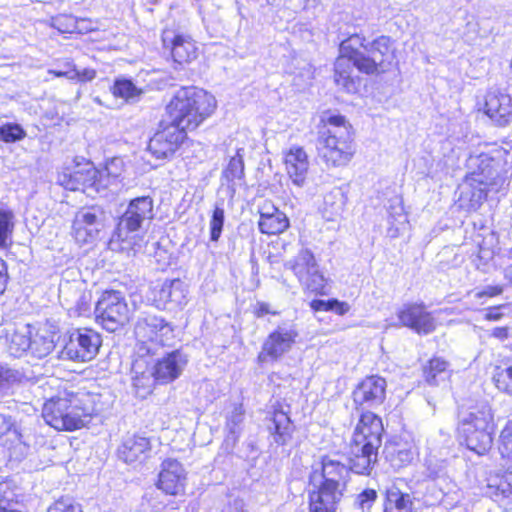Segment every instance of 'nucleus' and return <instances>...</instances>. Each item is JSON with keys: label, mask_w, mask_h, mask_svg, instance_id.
Wrapping results in <instances>:
<instances>
[{"label": "nucleus", "mask_w": 512, "mask_h": 512, "mask_svg": "<svg viewBox=\"0 0 512 512\" xmlns=\"http://www.w3.org/2000/svg\"><path fill=\"white\" fill-rule=\"evenodd\" d=\"M216 97L197 86L180 87L166 102L164 113L147 141L146 150L156 160H170L217 111Z\"/></svg>", "instance_id": "obj_1"}, {"label": "nucleus", "mask_w": 512, "mask_h": 512, "mask_svg": "<svg viewBox=\"0 0 512 512\" xmlns=\"http://www.w3.org/2000/svg\"><path fill=\"white\" fill-rule=\"evenodd\" d=\"M103 405L100 393L70 385L44 400L41 417L57 432H75L87 428L102 413Z\"/></svg>", "instance_id": "obj_2"}, {"label": "nucleus", "mask_w": 512, "mask_h": 512, "mask_svg": "<svg viewBox=\"0 0 512 512\" xmlns=\"http://www.w3.org/2000/svg\"><path fill=\"white\" fill-rule=\"evenodd\" d=\"M498 162L488 152L471 154L466 160L467 172L458 187L456 205L467 214L476 213L491 192H499L503 179L497 172Z\"/></svg>", "instance_id": "obj_3"}, {"label": "nucleus", "mask_w": 512, "mask_h": 512, "mask_svg": "<svg viewBox=\"0 0 512 512\" xmlns=\"http://www.w3.org/2000/svg\"><path fill=\"white\" fill-rule=\"evenodd\" d=\"M358 412L360 415L349 442L347 462L353 473L369 476L378 462L384 425L382 418L376 413Z\"/></svg>", "instance_id": "obj_4"}, {"label": "nucleus", "mask_w": 512, "mask_h": 512, "mask_svg": "<svg viewBox=\"0 0 512 512\" xmlns=\"http://www.w3.org/2000/svg\"><path fill=\"white\" fill-rule=\"evenodd\" d=\"M318 142V156L328 168L346 167L356 154L353 126L341 114L327 112L320 118Z\"/></svg>", "instance_id": "obj_5"}, {"label": "nucleus", "mask_w": 512, "mask_h": 512, "mask_svg": "<svg viewBox=\"0 0 512 512\" xmlns=\"http://www.w3.org/2000/svg\"><path fill=\"white\" fill-rule=\"evenodd\" d=\"M495 430L493 412L482 407L471 411L458 422L455 435L460 446L478 456H484L492 448Z\"/></svg>", "instance_id": "obj_6"}, {"label": "nucleus", "mask_w": 512, "mask_h": 512, "mask_svg": "<svg viewBox=\"0 0 512 512\" xmlns=\"http://www.w3.org/2000/svg\"><path fill=\"white\" fill-rule=\"evenodd\" d=\"M350 36H356L357 64L359 73L368 76H381L391 71L397 64L396 41L387 35L375 37L367 42L366 37L359 33H353Z\"/></svg>", "instance_id": "obj_7"}, {"label": "nucleus", "mask_w": 512, "mask_h": 512, "mask_svg": "<svg viewBox=\"0 0 512 512\" xmlns=\"http://www.w3.org/2000/svg\"><path fill=\"white\" fill-rule=\"evenodd\" d=\"M102 346V335L92 327H77L68 330L58 352V358L74 363L94 360Z\"/></svg>", "instance_id": "obj_8"}, {"label": "nucleus", "mask_w": 512, "mask_h": 512, "mask_svg": "<svg viewBox=\"0 0 512 512\" xmlns=\"http://www.w3.org/2000/svg\"><path fill=\"white\" fill-rule=\"evenodd\" d=\"M95 321L106 331L123 329L132 319V312L122 292L104 290L94 309Z\"/></svg>", "instance_id": "obj_9"}, {"label": "nucleus", "mask_w": 512, "mask_h": 512, "mask_svg": "<svg viewBox=\"0 0 512 512\" xmlns=\"http://www.w3.org/2000/svg\"><path fill=\"white\" fill-rule=\"evenodd\" d=\"M356 36H347L339 44V54L333 63V81L334 84L348 94H355L359 91L362 79L354 73V69L359 72L357 64Z\"/></svg>", "instance_id": "obj_10"}, {"label": "nucleus", "mask_w": 512, "mask_h": 512, "mask_svg": "<svg viewBox=\"0 0 512 512\" xmlns=\"http://www.w3.org/2000/svg\"><path fill=\"white\" fill-rule=\"evenodd\" d=\"M476 111L487 117L492 125L506 127L512 123V95L506 88H490L477 101Z\"/></svg>", "instance_id": "obj_11"}, {"label": "nucleus", "mask_w": 512, "mask_h": 512, "mask_svg": "<svg viewBox=\"0 0 512 512\" xmlns=\"http://www.w3.org/2000/svg\"><path fill=\"white\" fill-rule=\"evenodd\" d=\"M299 331L295 326H277L264 339L261 350L257 354V362L264 364L280 360L296 345Z\"/></svg>", "instance_id": "obj_12"}, {"label": "nucleus", "mask_w": 512, "mask_h": 512, "mask_svg": "<svg viewBox=\"0 0 512 512\" xmlns=\"http://www.w3.org/2000/svg\"><path fill=\"white\" fill-rule=\"evenodd\" d=\"M97 174L96 166L88 160H83L62 168L57 175V182L69 191L99 192Z\"/></svg>", "instance_id": "obj_13"}, {"label": "nucleus", "mask_w": 512, "mask_h": 512, "mask_svg": "<svg viewBox=\"0 0 512 512\" xmlns=\"http://www.w3.org/2000/svg\"><path fill=\"white\" fill-rule=\"evenodd\" d=\"M153 207V199L150 196H141L131 200L113 233L115 240L124 243L127 240L124 233L138 231L143 221L152 219Z\"/></svg>", "instance_id": "obj_14"}, {"label": "nucleus", "mask_w": 512, "mask_h": 512, "mask_svg": "<svg viewBox=\"0 0 512 512\" xmlns=\"http://www.w3.org/2000/svg\"><path fill=\"white\" fill-rule=\"evenodd\" d=\"M387 382L379 375L363 377L353 388L351 400L355 411H368L367 409L381 405L386 399Z\"/></svg>", "instance_id": "obj_15"}, {"label": "nucleus", "mask_w": 512, "mask_h": 512, "mask_svg": "<svg viewBox=\"0 0 512 512\" xmlns=\"http://www.w3.org/2000/svg\"><path fill=\"white\" fill-rule=\"evenodd\" d=\"M173 326L163 317L146 315L139 318L134 326L135 338L142 344L167 346L173 338Z\"/></svg>", "instance_id": "obj_16"}, {"label": "nucleus", "mask_w": 512, "mask_h": 512, "mask_svg": "<svg viewBox=\"0 0 512 512\" xmlns=\"http://www.w3.org/2000/svg\"><path fill=\"white\" fill-rule=\"evenodd\" d=\"M187 473L182 463L175 458H165L160 464L155 486L166 496L185 495Z\"/></svg>", "instance_id": "obj_17"}, {"label": "nucleus", "mask_w": 512, "mask_h": 512, "mask_svg": "<svg viewBox=\"0 0 512 512\" xmlns=\"http://www.w3.org/2000/svg\"><path fill=\"white\" fill-rule=\"evenodd\" d=\"M397 319L401 326L419 335L430 334L437 326L435 318L423 302L405 303L397 311Z\"/></svg>", "instance_id": "obj_18"}, {"label": "nucleus", "mask_w": 512, "mask_h": 512, "mask_svg": "<svg viewBox=\"0 0 512 512\" xmlns=\"http://www.w3.org/2000/svg\"><path fill=\"white\" fill-rule=\"evenodd\" d=\"M168 33V29L162 32V45L169 52L171 60L175 65L184 67L199 57V47L192 36L177 32L172 37H168Z\"/></svg>", "instance_id": "obj_19"}, {"label": "nucleus", "mask_w": 512, "mask_h": 512, "mask_svg": "<svg viewBox=\"0 0 512 512\" xmlns=\"http://www.w3.org/2000/svg\"><path fill=\"white\" fill-rule=\"evenodd\" d=\"M104 211L101 207L92 205L80 209L72 221L71 236L80 245L93 242L99 234V217Z\"/></svg>", "instance_id": "obj_20"}, {"label": "nucleus", "mask_w": 512, "mask_h": 512, "mask_svg": "<svg viewBox=\"0 0 512 512\" xmlns=\"http://www.w3.org/2000/svg\"><path fill=\"white\" fill-rule=\"evenodd\" d=\"M268 431L278 445H286L293 437L295 425L290 417V406L276 401L268 413Z\"/></svg>", "instance_id": "obj_21"}, {"label": "nucleus", "mask_w": 512, "mask_h": 512, "mask_svg": "<svg viewBox=\"0 0 512 512\" xmlns=\"http://www.w3.org/2000/svg\"><path fill=\"white\" fill-rule=\"evenodd\" d=\"M282 164L286 175L298 187L306 184L309 174L310 161L306 150L299 145H293L282 152Z\"/></svg>", "instance_id": "obj_22"}, {"label": "nucleus", "mask_w": 512, "mask_h": 512, "mask_svg": "<svg viewBox=\"0 0 512 512\" xmlns=\"http://www.w3.org/2000/svg\"><path fill=\"white\" fill-rule=\"evenodd\" d=\"M187 363L180 350H173L157 359L152 367L151 376L154 384L168 385L177 380Z\"/></svg>", "instance_id": "obj_23"}, {"label": "nucleus", "mask_w": 512, "mask_h": 512, "mask_svg": "<svg viewBox=\"0 0 512 512\" xmlns=\"http://www.w3.org/2000/svg\"><path fill=\"white\" fill-rule=\"evenodd\" d=\"M186 292V286L181 279L165 280L151 288L150 301L157 309L164 310L168 304H182L185 301Z\"/></svg>", "instance_id": "obj_24"}, {"label": "nucleus", "mask_w": 512, "mask_h": 512, "mask_svg": "<svg viewBox=\"0 0 512 512\" xmlns=\"http://www.w3.org/2000/svg\"><path fill=\"white\" fill-rule=\"evenodd\" d=\"M321 481L317 484L330 489L346 492L349 481L348 469L344 463L324 455L320 458Z\"/></svg>", "instance_id": "obj_25"}, {"label": "nucleus", "mask_w": 512, "mask_h": 512, "mask_svg": "<svg viewBox=\"0 0 512 512\" xmlns=\"http://www.w3.org/2000/svg\"><path fill=\"white\" fill-rule=\"evenodd\" d=\"M152 449L151 439L135 433L126 437L117 450V456L127 464H142Z\"/></svg>", "instance_id": "obj_26"}, {"label": "nucleus", "mask_w": 512, "mask_h": 512, "mask_svg": "<svg viewBox=\"0 0 512 512\" xmlns=\"http://www.w3.org/2000/svg\"><path fill=\"white\" fill-rule=\"evenodd\" d=\"M258 212V228L262 234L269 236L279 235L290 227L287 215L271 201L264 202Z\"/></svg>", "instance_id": "obj_27"}, {"label": "nucleus", "mask_w": 512, "mask_h": 512, "mask_svg": "<svg viewBox=\"0 0 512 512\" xmlns=\"http://www.w3.org/2000/svg\"><path fill=\"white\" fill-rule=\"evenodd\" d=\"M50 26L60 34L79 36L97 29V21L89 17H76L69 13H60L50 19Z\"/></svg>", "instance_id": "obj_28"}, {"label": "nucleus", "mask_w": 512, "mask_h": 512, "mask_svg": "<svg viewBox=\"0 0 512 512\" xmlns=\"http://www.w3.org/2000/svg\"><path fill=\"white\" fill-rule=\"evenodd\" d=\"M345 492L320 485L308 491L309 512H337Z\"/></svg>", "instance_id": "obj_29"}, {"label": "nucleus", "mask_w": 512, "mask_h": 512, "mask_svg": "<svg viewBox=\"0 0 512 512\" xmlns=\"http://www.w3.org/2000/svg\"><path fill=\"white\" fill-rule=\"evenodd\" d=\"M385 459L396 470L412 463L415 456L414 446L405 440H390L384 449Z\"/></svg>", "instance_id": "obj_30"}, {"label": "nucleus", "mask_w": 512, "mask_h": 512, "mask_svg": "<svg viewBox=\"0 0 512 512\" xmlns=\"http://www.w3.org/2000/svg\"><path fill=\"white\" fill-rule=\"evenodd\" d=\"M450 363L442 356L433 355L421 366V375L429 386H438L445 378H450Z\"/></svg>", "instance_id": "obj_31"}, {"label": "nucleus", "mask_w": 512, "mask_h": 512, "mask_svg": "<svg viewBox=\"0 0 512 512\" xmlns=\"http://www.w3.org/2000/svg\"><path fill=\"white\" fill-rule=\"evenodd\" d=\"M491 380L499 392L512 396V355L499 357L492 364Z\"/></svg>", "instance_id": "obj_32"}, {"label": "nucleus", "mask_w": 512, "mask_h": 512, "mask_svg": "<svg viewBox=\"0 0 512 512\" xmlns=\"http://www.w3.org/2000/svg\"><path fill=\"white\" fill-rule=\"evenodd\" d=\"M413 499L407 492L393 485L386 489L382 512H412Z\"/></svg>", "instance_id": "obj_33"}, {"label": "nucleus", "mask_w": 512, "mask_h": 512, "mask_svg": "<svg viewBox=\"0 0 512 512\" xmlns=\"http://www.w3.org/2000/svg\"><path fill=\"white\" fill-rule=\"evenodd\" d=\"M125 170V163L120 157H112L107 159L103 166L96 167L97 183L100 190L107 189L114 181L119 179Z\"/></svg>", "instance_id": "obj_34"}, {"label": "nucleus", "mask_w": 512, "mask_h": 512, "mask_svg": "<svg viewBox=\"0 0 512 512\" xmlns=\"http://www.w3.org/2000/svg\"><path fill=\"white\" fill-rule=\"evenodd\" d=\"M503 472L489 477L487 489L491 496L508 498L512 496V467L502 462Z\"/></svg>", "instance_id": "obj_35"}, {"label": "nucleus", "mask_w": 512, "mask_h": 512, "mask_svg": "<svg viewBox=\"0 0 512 512\" xmlns=\"http://www.w3.org/2000/svg\"><path fill=\"white\" fill-rule=\"evenodd\" d=\"M289 268L298 281L307 278L308 275L318 270L317 261L313 252L307 248L301 249L290 261Z\"/></svg>", "instance_id": "obj_36"}, {"label": "nucleus", "mask_w": 512, "mask_h": 512, "mask_svg": "<svg viewBox=\"0 0 512 512\" xmlns=\"http://www.w3.org/2000/svg\"><path fill=\"white\" fill-rule=\"evenodd\" d=\"M65 67V70H48V74L55 78H66L79 83L90 82L97 75L96 70L93 68L78 70L77 66L71 59L65 60Z\"/></svg>", "instance_id": "obj_37"}, {"label": "nucleus", "mask_w": 512, "mask_h": 512, "mask_svg": "<svg viewBox=\"0 0 512 512\" xmlns=\"http://www.w3.org/2000/svg\"><path fill=\"white\" fill-rule=\"evenodd\" d=\"M497 451L501 462L512 467V420H508L499 432Z\"/></svg>", "instance_id": "obj_38"}, {"label": "nucleus", "mask_w": 512, "mask_h": 512, "mask_svg": "<svg viewBox=\"0 0 512 512\" xmlns=\"http://www.w3.org/2000/svg\"><path fill=\"white\" fill-rule=\"evenodd\" d=\"M306 295L325 296L328 294L327 279L318 270L299 281Z\"/></svg>", "instance_id": "obj_39"}, {"label": "nucleus", "mask_w": 512, "mask_h": 512, "mask_svg": "<svg viewBox=\"0 0 512 512\" xmlns=\"http://www.w3.org/2000/svg\"><path fill=\"white\" fill-rule=\"evenodd\" d=\"M21 496L19 486L12 480L0 482V506L23 508Z\"/></svg>", "instance_id": "obj_40"}, {"label": "nucleus", "mask_w": 512, "mask_h": 512, "mask_svg": "<svg viewBox=\"0 0 512 512\" xmlns=\"http://www.w3.org/2000/svg\"><path fill=\"white\" fill-rule=\"evenodd\" d=\"M309 307L314 313L331 311L339 316H343L350 311V305L347 302L336 298L328 300L312 299L309 302Z\"/></svg>", "instance_id": "obj_41"}, {"label": "nucleus", "mask_w": 512, "mask_h": 512, "mask_svg": "<svg viewBox=\"0 0 512 512\" xmlns=\"http://www.w3.org/2000/svg\"><path fill=\"white\" fill-rule=\"evenodd\" d=\"M55 348V342L52 333L36 334L31 339L29 352L35 358L41 359L48 356Z\"/></svg>", "instance_id": "obj_42"}, {"label": "nucleus", "mask_w": 512, "mask_h": 512, "mask_svg": "<svg viewBox=\"0 0 512 512\" xmlns=\"http://www.w3.org/2000/svg\"><path fill=\"white\" fill-rule=\"evenodd\" d=\"M110 91L115 98L125 101L137 98L142 94V90L132 80L126 78L115 79Z\"/></svg>", "instance_id": "obj_43"}, {"label": "nucleus", "mask_w": 512, "mask_h": 512, "mask_svg": "<svg viewBox=\"0 0 512 512\" xmlns=\"http://www.w3.org/2000/svg\"><path fill=\"white\" fill-rule=\"evenodd\" d=\"M15 227L14 213L11 209L0 205V249L9 245Z\"/></svg>", "instance_id": "obj_44"}, {"label": "nucleus", "mask_w": 512, "mask_h": 512, "mask_svg": "<svg viewBox=\"0 0 512 512\" xmlns=\"http://www.w3.org/2000/svg\"><path fill=\"white\" fill-rule=\"evenodd\" d=\"M244 159L241 149H238L234 156L229 159V162L224 170V175L227 180L235 181L244 178Z\"/></svg>", "instance_id": "obj_45"}, {"label": "nucleus", "mask_w": 512, "mask_h": 512, "mask_svg": "<svg viewBox=\"0 0 512 512\" xmlns=\"http://www.w3.org/2000/svg\"><path fill=\"white\" fill-rule=\"evenodd\" d=\"M26 135V131L20 124L8 122L0 126V141L4 143L21 141Z\"/></svg>", "instance_id": "obj_46"}, {"label": "nucleus", "mask_w": 512, "mask_h": 512, "mask_svg": "<svg viewBox=\"0 0 512 512\" xmlns=\"http://www.w3.org/2000/svg\"><path fill=\"white\" fill-rule=\"evenodd\" d=\"M31 346V338L23 333L15 332L11 335L9 342V352L15 357H21L25 352L29 351Z\"/></svg>", "instance_id": "obj_47"}, {"label": "nucleus", "mask_w": 512, "mask_h": 512, "mask_svg": "<svg viewBox=\"0 0 512 512\" xmlns=\"http://www.w3.org/2000/svg\"><path fill=\"white\" fill-rule=\"evenodd\" d=\"M378 499V493L373 488H365L358 493L354 500L355 507L362 512H370Z\"/></svg>", "instance_id": "obj_48"}, {"label": "nucleus", "mask_w": 512, "mask_h": 512, "mask_svg": "<svg viewBox=\"0 0 512 512\" xmlns=\"http://www.w3.org/2000/svg\"><path fill=\"white\" fill-rule=\"evenodd\" d=\"M151 377V374L149 375L144 372L136 374L133 377V388L140 398H145L153 392L154 381Z\"/></svg>", "instance_id": "obj_49"}, {"label": "nucleus", "mask_w": 512, "mask_h": 512, "mask_svg": "<svg viewBox=\"0 0 512 512\" xmlns=\"http://www.w3.org/2000/svg\"><path fill=\"white\" fill-rule=\"evenodd\" d=\"M224 218V209L218 206L215 207L209 222L211 241L216 242L219 240L224 226Z\"/></svg>", "instance_id": "obj_50"}, {"label": "nucleus", "mask_w": 512, "mask_h": 512, "mask_svg": "<svg viewBox=\"0 0 512 512\" xmlns=\"http://www.w3.org/2000/svg\"><path fill=\"white\" fill-rule=\"evenodd\" d=\"M286 243L279 239L268 243L267 248L264 250L266 260L270 264H277L284 258Z\"/></svg>", "instance_id": "obj_51"}, {"label": "nucleus", "mask_w": 512, "mask_h": 512, "mask_svg": "<svg viewBox=\"0 0 512 512\" xmlns=\"http://www.w3.org/2000/svg\"><path fill=\"white\" fill-rule=\"evenodd\" d=\"M47 512H83V510L80 504L61 497L49 506Z\"/></svg>", "instance_id": "obj_52"}, {"label": "nucleus", "mask_w": 512, "mask_h": 512, "mask_svg": "<svg viewBox=\"0 0 512 512\" xmlns=\"http://www.w3.org/2000/svg\"><path fill=\"white\" fill-rule=\"evenodd\" d=\"M251 313L256 319H261L269 315L274 317L280 315V311L274 309L270 303L265 301L256 302V304L252 307Z\"/></svg>", "instance_id": "obj_53"}, {"label": "nucleus", "mask_w": 512, "mask_h": 512, "mask_svg": "<svg viewBox=\"0 0 512 512\" xmlns=\"http://www.w3.org/2000/svg\"><path fill=\"white\" fill-rule=\"evenodd\" d=\"M503 291H504V287L502 285H492V286H488V287L478 291L475 294V297L478 299L494 298V297L501 295L503 293Z\"/></svg>", "instance_id": "obj_54"}, {"label": "nucleus", "mask_w": 512, "mask_h": 512, "mask_svg": "<svg viewBox=\"0 0 512 512\" xmlns=\"http://www.w3.org/2000/svg\"><path fill=\"white\" fill-rule=\"evenodd\" d=\"M8 282V264L2 257H0V295H2L6 291Z\"/></svg>", "instance_id": "obj_55"}, {"label": "nucleus", "mask_w": 512, "mask_h": 512, "mask_svg": "<svg viewBox=\"0 0 512 512\" xmlns=\"http://www.w3.org/2000/svg\"><path fill=\"white\" fill-rule=\"evenodd\" d=\"M504 305H496L488 307L484 316L487 321H497L503 317V313L500 311Z\"/></svg>", "instance_id": "obj_56"}, {"label": "nucleus", "mask_w": 512, "mask_h": 512, "mask_svg": "<svg viewBox=\"0 0 512 512\" xmlns=\"http://www.w3.org/2000/svg\"><path fill=\"white\" fill-rule=\"evenodd\" d=\"M491 336L499 341H505L510 337V328L508 326H498L491 331Z\"/></svg>", "instance_id": "obj_57"}, {"label": "nucleus", "mask_w": 512, "mask_h": 512, "mask_svg": "<svg viewBox=\"0 0 512 512\" xmlns=\"http://www.w3.org/2000/svg\"><path fill=\"white\" fill-rule=\"evenodd\" d=\"M244 409L242 408L241 405L237 406L234 411H233V422L235 424L239 423L242 421L243 419V416H244Z\"/></svg>", "instance_id": "obj_58"}, {"label": "nucleus", "mask_w": 512, "mask_h": 512, "mask_svg": "<svg viewBox=\"0 0 512 512\" xmlns=\"http://www.w3.org/2000/svg\"><path fill=\"white\" fill-rule=\"evenodd\" d=\"M0 512H26V511L20 507L0 506Z\"/></svg>", "instance_id": "obj_59"}, {"label": "nucleus", "mask_w": 512, "mask_h": 512, "mask_svg": "<svg viewBox=\"0 0 512 512\" xmlns=\"http://www.w3.org/2000/svg\"><path fill=\"white\" fill-rule=\"evenodd\" d=\"M3 420L7 424V431L13 430V432H15L14 425H13V423H11L10 417H8V418L3 417Z\"/></svg>", "instance_id": "obj_60"}, {"label": "nucleus", "mask_w": 512, "mask_h": 512, "mask_svg": "<svg viewBox=\"0 0 512 512\" xmlns=\"http://www.w3.org/2000/svg\"><path fill=\"white\" fill-rule=\"evenodd\" d=\"M134 245H135V242L131 245L129 244L127 246H121V249L134 250Z\"/></svg>", "instance_id": "obj_61"}, {"label": "nucleus", "mask_w": 512, "mask_h": 512, "mask_svg": "<svg viewBox=\"0 0 512 512\" xmlns=\"http://www.w3.org/2000/svg\"><path fill=\"white\" fill-rule=\"evenodd\" d=\"M316 473H317V471H313V472L310 474V476H309V481H310V482H312V481H313V479H314V477H315Z\"/></svg>", "instance_id": "obj_62"}, {"label": "nucleus", "mask_w": 512, "mask_h": 512, "mask_svg": "<svg viewBox=\"0 0 512 512\" xmlns=\"http://www.w3.org/2000/svg\"><path fill=\"white\" fill-rule=\"evenodd\" d=\"M66 67H65V61L63 62V67L60 69V70H65Z\"/></svg>", "instance_id": "obj_63"}, {"label": "nucleus", "mask_w": 512, "mask_h": 512, "mask_svg": "<svg viewBox=\"0 0 512 512\" xmlns=\"http://www.w3.org/2000/svg\"><path fill=\"white\" fill-rule=\"evenodd\" d=\"M505 512H512V508L506 509Z\"/></svg>", "instance_id": "obj_64"}]
</instances>
